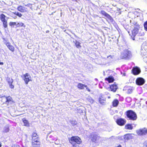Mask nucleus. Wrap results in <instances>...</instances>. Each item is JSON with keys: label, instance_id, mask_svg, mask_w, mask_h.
Segmentation results:
<instances>
[{"label": "nucleus", "instance_id": "27", "mask_svg": "<svg viewBox=\"0 0 147 147\" xmlns=\"http://www.w3.org/2000/svg\"><path fill=\"white\" fill-rule=\"evenodd\" d=\"M75 45L76 47L78 48H80L81 47V46L80 45V43L78 41L76 40L75 42Z\"/></svg>", "mask_w": 147, "mask_h": 147}, {"label": "nucleus", "instance_id": "43", "mask_svg": "<svg viewBox=\"0 0 147 147\" xmlns=\"http://www.w3.org/2000/svg\"><path fill=\"white\" fill-rule=\"evenodd\" d=\"M1 142H0V147H1Z\"/></svg>", "mask_w": 147, "mask_h": 147}, {"label": "nucleus", "instance_id": "2", "mask_svg": "<svg viewBox=\"0 0 147 147\" xmlns=\"http://www.w3.org/2000/svg\"><path fill=\"white\" fill-rule=\"evenodd\" d=\"M70 142L72 145L73 147H78V146L77 145L76 143L80 144L82 141L80 138L78 136H73L69 140Z\"/></svg>", "mask_w": 147, "mask_h": 147}, {"label": "nucleus", "instance_id": "42", "mask_svg": "<svg viewBox=\"0 0 147 147\" xmlns=\"http://www.w3.org/2000/svg\"><path fill=\"white\" fill-rule=\"evenodd\" d=\"M117 147H121V145H119V146H118Z\"/></svg>", "mask_w": 147, "mask_h": 147}, {"label": "nucleus", "instance_id": "36", "mask_svg": "<svg viewBox=\"0 0 147 147\" xmlns=\"http://www.w3.org/2000/svg\"><path fill=\"white\" fill-rule=\"evenodd\" d=\"M144 27L145 30L147 31V21L144 23Z\"/></svg>", "mask_w": 147, "mask_h": 147}, {"label": "nucleus", "instance_id": "17", "mask_svg": "<svg viewBox=\"0 0 147 147\" xmlns=\"http://www.w3.org/2000/svg\"><path fill=\"white\" fill-rule=\"evenodd\" d=\"M6 44L7 47L12 52H13L14 51V47L11 45L9 42H7Z\"/></svg>", "mask_w": 147, "mask_h": 147}, {"label": "nucleus", "instance_id": "25", "mask_svg": "<svg viewBox=\"0 0 147 147\" xmlns=\"http://www.w3.org/2000/svg\"><path fill=\"white\" fill-rule=\"evenodd\" d=\"M6 16L3 14H1L0 16V18L2 22L6 21L5 19Z\"/></svg>", "mask_w": 147, "mask_h": 147}, {"label": "nucleus", "instance_id": "24", "mask_svg": "<svg viewBox=\"0 0 147 147\" xmlns=\"http://www.w3.org/2000/svg\"><path fill=\"white\" fill-rule=\"evenodd\" d=\"M22 120L24 123V126L26 127L29 126V123L27 120L24 119H23Z\"/></svg>", "mask_w": 147, "mask_h": 147}, {"label": "nucleus", "instance_id": "7", "mask_svg": "<svg viewBox=\"0 0 147 147\" xmlns=\"http://www.w3.org/2000/svg\"><path fill=\"white\" fill-rule=\"evenodd\" d=\"M137 133L140 136L145 135L147 134V129L144 128L137 131Z\"/></svg>", "mask_w": 147, "mask_h": 147}, {"label": "nucleus", "instance_id": "16", "mask_svg": "<svg viewBox=\"0 0 147 147\" xmlns=\"http://www.w3.org/2000/svg\"><path fill=\"white\" fill-rule=\"evenodd\" d=\"M123 137L125 140H128L132 139L133 136H131V134H127L124 135Z\"/></svg>", "mask_w": 147, "mask_h": 147}, {"label": "nucleus", "instance_id": "22", "mask_svg": "<svg viewBox=\"0 0 147 147\" xmlns=\"http://www.w3.org/2000/svg\"><path fill=\"white\" fill-rule=\"evenodd\" d=\"M106 79L108 81L109 83L113 82L114 80L112 76L109 77L108 78H107Z\"/></svg>", "mask_w": 147, "mask_h": 147}, {"label": "nucleus", "instance_id": "35", "mask_svg": "<svg viewBox=\"0 0 147 147\" xmlns=\"http://www.w3.org/2000/svg\"><path fill=\"white\" fill-rule=\"evenodd\" d=\"M109 20L111 21H112L113 19L110 16L109 14H108L106 17Z\"/></svg>", "mask_w": 147, "mask_h": 147}, {"label": "nucleus", "instance_id": "3", "mask_svg": "<svg viewBox=\"0 0 147 147\" xmlns=\"http://www.w3.org/2000/svg\"><path fill=\"white\" fill-rule=\"evenodd\" d=\"M126 116L129 120L132 121L136 120L137 118L136 113L131 110H129L126 112Z\"/></svg>", "mask_w": 147, "mask_h": 147}, {"label": "nucleus", "instance_id": "8", "mask_svg": "<svg viewBox=\"0 0 147 147\" xmlns=\"http://www.w3.org/2000/svg\"><path fill=\"white\" fill-rule=\"evenodd\" d=\"M91 137L92 141L94 143H98L99 142L100 137L97 135L94 134H91Z\"/></svg>", "mask_w": 147, "mask_h": 147}, {"label": "nucleus", "instance_id": "33", "mask_svg": "<svg viewBox=\"0 0 147 147\" xmlns=\"http://www.w3.org/2000/svg\"><path fill=\"white\" fill-rule=\"evenodd\" d=\"M3 24V26L4 27L6 28L7 27V20L2 22Z\"/></svg>", "mask_w": 147, "mask_h": 147}, {"label": "nucleus", "instance_id": "29", "mask_svg": "<svg viewBox=\"0 0 147 147\" xmlns=\"http://www.w3.org/2000/svg\"><path fill=\"white\" fill-rule=\"evenodd\" d=\"M16 26L18 27L20 26H24V27H25V26L24 25V24L22 22L18 23L16 24Z\"/></svg>", "mask_w": 147, "mask_h": 147}, {"label": "nucleus", "instance_id": "21", "mask_svg": "<svg viewBox=\"0 0 147 147\" xmlns=\"http://www.w3.org/2000/svg\"><path fill=\"white\" fill-rule=\"evenodd\" d=\"M85 85L80 83H79L77 87L80 89H83L84 88Z\"/></svg>", "mask_w": 147, "mask_h": 147}, {"label": "nucleus", "instance_id": "4", "mask_svg": "<svg viewBox=\"0 0 147 147\" xmlns=\"http://www.w3.org/2000/svg\"><path fill=\"white\" fill-rule=\"evenodd\" d=\"M131 57V52L127 49L124 50L121 53V58L122 59H129Z\"/></svg>", "mask_w": 147, "mask_h": 147}, {"label": "nucleus", "instance_id": "12", "mask_svg": "<svg viewBox=\"0 0 147 147\" xmlns=\"http://www.w3.org/2000/svg\"><path fill=\"white\" fill-rule=\"evenodd\" d=\"M3 97L5 98L6 99L5 101V103L7 104H11L13 102L12 99L11 97L9 96L8 97H6L5 96H3Z\"/></svg>", "mask_w": 147, "mask_h": 147}, {"label": "nucleus", "instance_id": "32", "mask_svg": "<svg viewBox=\"0 0 147 147\" xmlns=\"http://www.w3.org/2000/svg\"><path fill=\"white\" fill-rule=\"evenodd\" d=\"M100 13L102 14L103 15L105 16L106 17H107V15L108 14V13H106L105 11H100Z\"/></svg>", "mask_w": 147, "mask_h": 147}, {"label": "nucleus", "instance_id": "40", "mask_svg": "<svg viewBox=\"0 0 147 147\" xmlns=\"http://www.w3.org/2000/svg\"><path fill=\"white\" fill-rule=\"evenodd\" d=\"M144 146L147 147V141H146L144 143Z\"/></svg>", "mask_w": 147, "mask_h": 147}, {"label": "nucleus", "instance_id": "26", "mask_svg": "<svg viewBox=\"0 0 147 147\" xmlns=\"http://www.w3.org/2000/svg\"><path fill=\"white\" fill-rule=\"evenodd\" d=\"M125 128L126 129L129 130L132 129L133 128V126L131 124H127L125 126Z\"/></svg>", "mask_w": 147, "mask_h": 147}, {"label": "nucleus", "instance_id": "28", "mask_svg": "<svg viewBox=\"0 0 147 147\" xmlns=\"http://www.w3.org/2000/svg\"><path fill=\"white\" fill-rule=\"evenodd\" d=\"M133 90V88L131 87H129L127 91V93L128 94H130L131 93Z\"/></svg>", "mask_w": 147, "mask_h": 147}, {"label": "nucleus", "instance_id": "37", "mask_svg": "<svg viewBox=\"0 0 147 147\" xmlns=\"http://www.w3.org/2000/svg\"><path fill=\"white\" fill-rule=\"evenodd\" d=\"M129 26L128 25H125V26H124V28H125L127 30V32H128V33L129 34V31L128 30H129Z\"/></svg>", "mask_w": 147, "mask_h": 147}, {"label": "nucleus", "instance_id": "11", "mask_svg": "<svg viewBox=\"0 0 147 147\" xmlns=\"http://www.w3.org/2000/svg\"><path fill=\"white\" fill-rule=\"evenodd\" d=\"M133 74L134 75L138 74L140 72V70L139 68L136 67H134L132 70Z\"/></svg>", "mask_w": 147, "mask_h": 147}, {"label": "nucleus", "instance_id": "23", "mask_svg": "<svg viewBox=\"0 0 147 147\" xmlns=\"http://www.w3.org/2000/svg\"><path fill=\"white\" fill-rule=\"evenodd\" d=\"M119 103L118 100L117 99L115 100L113 102V105L114 107L117 106Z\"/></svg>", "mask_w": 147, "mask_h": 147}, {"label": "nucleus", "instance_id": "14", "mask_svg": "<svg viewBox=\"0 0 147 147\" xmlns=\"http://www.w3.org/2000/svg\"><path fill=\"white\" fill-rule=\"evenodd\" d=\"M19 11L21 12H24L27 11V8L22 6H19L17 8Z\"/></svg>", "mask_w": 147, "mask_h": 147}, {"label": "nucleus", "instance_id": "15", "mask_svg": "<svg viewBox=\"0 0 147 147\" xmlns=\"http://www.w3.org/2000/svg\"><path fill=\"white\" fill-rule=\"evenodd\" d=\"M40 144V142L38 140L32 141V147H38Z\"/></svg>", "mask_w": 147, "mask_h": 147}, {"label": "nucleus", "instance_id": "31", "mask_svg": "<svg viewBox=\"0 0 147 147\" xmlns=\"http://www.w3.org/2000/svg\"><path fill=\"white\" fill-rule=\"evenodd\" d=\"M9 131V129L7 126L5 127L4 128L3 132H8Z\"/></svg>", "mask_w": 147, "mask_h": 147}, {"label": "nucleus", "instance_id": "45", "mask_svg": "<svg viewBox=\"0 0 147 147\" xmlns=\"http://www.w3.org/2000/svg\"><path fill=\"white\" fill-rule=\"evenodd\" d=\"M130 99V98H127V99Z\"/></svg>", "mask_w": 147, "mask_h": 147}, {"label": "nucleus", "instance_id": "13", "mask_svg": "<svg viewBox=\"0 0 147 147\" xmlns=\"http://www.w3.org/2000/svg\"><path fill=\"white\" fill-rule=\"evenodd\" d=\"M110 88L111 91L113 92H115L116 91V90L118 89V87L115 82L110 86Z\"/></svg>", "mask_w": 147, "mask_h": 147}, {"label": "nucleus", "instance_id": "30", "mask_svg": "<svg viewBox=\"0 0 147 147\" xmlns=\"http://www.w3.org/2000/svg\"><path fill=\"white\" fill-rule=\"evenodd\" d=\"M13 13L15 15L19 16L20 17H21L22 16V15L21 13L19 12H17V11H15Z\"/></svg>", "mask_w": 147, "mask_h": 147}, {"label": "nucleus", "instance_id": "41", "mask_svg": "<svg viewBox=\"0 0 147 147\" xmlns=\"http://www.w3.org/2000/svg\"><path fill=\"white\" fill-rule=\"evenodd\" d=\"M49 32V31L48 30L46 31V33H48Z\"/></svg>", "mask_w": 147, "mask_h": 147}, {"label": "nucleus", "instance_id": "6", "mask_svg": "<svg viewBox=\"0 0 147 147\" xmlns=\"http://www.w3.org/2000/svg\"><path fill=\"white\" fill-rule=\"evenodd\" d=\"M23 79L26 84H27L29 81H31V77L28 73H26L23 75Z\"/></svg>", "mask_w": 147, "mask_h": 147}, {"label": "nucleus", "instance_id": "5", "mask_svg": "<svg viewBox=\"0 0 147 147\" xmlns=\"http://www.w3.org/2000/svg\"><path fill=\"white\" fill-rule=\"evenodd\" d=\"M141 53L142 56L146 57L147 55V43H143L142 46Z\"/></svg>", "mask_w": 147, "mask_h": 147}, {"label": "nucleus", "instance_id": "1", "mask_svg": "<svg viewBox=\"0 0 147 147\" xmlns=\"http://www.w3.org/2000/svg\"><path fill=\"white\" fill-rule=\"evenodd\" d=\"M130 23L131 26H135L134 29L131 31V34H129L133 40H134L135 36L137 34L140 28V25L137 22L133 20H130Z\"/></svg>", "mask_w": 147, "mask_h": 147}, {"label": "nucleus", "instance_id": "44", "mask_svg": "<svg viewBox=\"0 0 147 147\" xmlns=\"http://www.w3.org/2000/svg\"><path fill=\"white\" fill-rule=\"evenodd\" d=\"M108 98H110V96H108Z\"/></svg>", "mask_w": 147, "mask_h": 147}, {"label": "nucleus", "instance_id": "20", "mask_svg": "<svg viewBox=\"0 0 147 147\" xmlns=\"http://www.w3.org/2000/svg\"><path fill=\"white\" fill-rule=\"evenodd\" d=\"M38 137V136L36 133H33L32 135V141L37 140Z\"/></svg>", "mask_w": 147, "mask_h": 147}, {"label": "nucleus", "instance_id": "18", "mask_svg": "<svg viewBox=\"0 0 147 147\" xmlns=\"http://www.w3.org/2000/svg\"><path fill=\"white\" fill-rule=\"evenodd\" d=\"M7 80L10 88H13L14 86L12 84V83L13 82V80L12 79L8 78L7 79Z\"/></svg>", "mask_w": 147, "mask_h": 147}, {"label": "nucleus", "instance_id": "10", "mask_svg": "<svg viewBox=\"0 0 147 147\" xmlns=\"http://www.w3.org/2000/svg\"><path fill=\"white\" fill-rule=\"evenodd\" d=\"M145 80L142 78H138L136 80V83L138 85H142L145 83Z\"/></svg>", "mask_w": 147, "mask_h": 147}, {"label": "nucleus", "instance_id": "39", "mask_svg": "<svg viewBox=\"0 0 147 147\" xmlns=\"http://www.w3.org/2000/svg\"><path fill=\"white\" fill-rule=\"evenodd\" d=\"M85 87L86 88V89H87V90L89 92H90V89L88 88V86L87 85H85Z\"/></svg>", "mask_w": 147, "mask_h": 147}, {"label": "nucleus", "instance_id": "38", "mask_svg": "<svg viewBox=\"0 0 147 147\" xmlns=\"http://www.w3.org/2000/svg\"><path fill=\"white\" fill-rule=\"evenodd\" d=\"M71 123L73 126H74L76 125L77 122L76 121H71Z\"/></svg>", "mask_w": 147, "mask_h": 147}, {"label": "nucleus", "instance_id": "9", "mask_svg": "<svg viewBox=\"0 0 147 147\" xmlns=\"http://www.w3.org/2000/svg\"><path fill=\"white\" fill-rule=\"evenodd\" d=\"M116 123L119 125L123 126L126 123V120L124 119L120 118L117 120Z\"/></svg>", "mask_w": 147, "mask_h": 147}, {"label": "nucleus", "instance_id": "19", "mask_svg": "<svg viewBox=\"0 0 147 147\" xmlns=\"http://www.w3.org/2000/svg\"><path fill=\"white\" fill-rule=\"evenodd\" d=\"M105 99L102 96H100L99 99V102L100 103L103 104L105 102Z\"/></svg>", "mask_w": 147, "mask_h": 147}, {"label": "nucleus", "instance_id": "34", "mask_svg": "<svg viewBox=\"0 0 147 147\" xmlns=\"http://www.w3.org/2000/svg\"><path fill=\"white\" fill-rule=\"evenodd\" d=\"M9 25L10 26H14V25H16V22H10L9 24Z\"/></svg>", "mask_w": 147, "mask_h": 147}]
</instances>
